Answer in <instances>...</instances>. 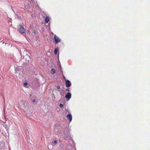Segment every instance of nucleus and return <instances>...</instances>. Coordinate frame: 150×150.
<instances>
[{"instance_id": "1a4fd4ad", "label": "nucleus", "mask_w": 150, "mask_h": 150, "mask_svg": "<svg viewBox=\"0 0 150 150\" xmlns=\"http://www.w3.org/2000/svg\"><path fill=\"white\" fill-rule=\"evenodd\" d=\"M55 73V70L54 69H52V70H51V73L52 74H54Z\"/></svg>"}, {"instance_id": "f8f14e48", "label": "nucleus", "mask_w": 150, "mask_h": 150, "mask_svg": "<svg viewBox=\"0 0 150 150\" xmlns=\"http://www.w3.org/2000/svg\"><path fill=\"white\" fill-rule=\"evenodd\" d=\"M27 85H28V83L27 82H25L24 83H23V85L24 86H27Z\"/></svg>"}, {"instance_id": "2eb2a0df", "label": "nucleus", "mask_w": 150, "mask_h": 150, "mask_svg": "<svg viewBox=\"0 0 150 150\" xmlns=\"http://www.w3.org/2000/svg\"><path fill=\"white\" fill-rule=\"evenodd\" d=\"M66 112H67L68 113V114L70 113L69 112V110L68 109H67L66 110Z\"/></svg>"}, {"instance_id": "412c9836", "label": "nucleus", "mask_w": 150, "mask_h": 150, "mask_svg": "<svg viewBox=\"0 0 150 150\" xmlns=\"http://www.w3.org/2000/svg\"><path fill=\"white\" fill-rule=\"evenodd\" d=\"M35 31H34V33H35Z\"/></svg>"}, {"instance_id": "39448f33", "label": "nucleus", "mask_w": 150, "mask_h": 150, "mask_svg": "<svg viewBox=\"0 0 150 150\" xmlns=\"http://www.w3.org/2000/svg\"><path fill=\"white\" fill-rule=\"evenodd\" d=\"M67 118L69 120L70 122H71L72 120V116L70 113H69L67 115Z\"/></svg>"}, {"instance_id": "dca6fc26", "label": "nucleus", "mask_w": 150, "mask_h": 150, "mask_svg": "<svg viewBox=\"0 0 150 150\" xmlns=\"http://www.w3.org/2000/svg\"><path fill=\"white\" fill-rule=\"evenodd\" d=\"M57 88L58 89H60V87L59 86H57Z\"/></svg>"}, {"instance_id": "4468645a", "label": "nucleus", "mask_w": 150, "mask_h": 150, "mask_svg": "<svg viewBox=\"0 0 150 150\" xmlns=\"http://www.w3.org/2000/svg\"><path fill=\"white\" fill-rule=\"evenodd\" d=\"M66 91H69V88H67V89H66Z\"/></svg>"}, {"instance_id": "9b49d317", "label": "nucleus", "mask_w": 150, "mask_h": 150, "mask_svg": "<svg viewBox=\"0 0 150 150\" xmlns=\"http://www.w3.org/2000/svg\"><path fill=\"white\" fill-rule=\"evenodd\" d=\"M57 141L56 140L54 141L53 142H52L53 145H56L57 144Z\"/></svg>"}, {"instance_id": "6e6552de", "label": "nucleus", "mask_w": 150, "mask_h": 150, "mask_svg": "<svg viewBox=\"0 0 150 150\" xmlns=\"http://www.w3.org/2000/svg\"><path fill=\"white\" fill-rule=\"evenodd\" d=\"M15 73H17V71H20V70L21 69V68L20 69L19 68V66H17V67H15Z\"/></svg>"}, {"instance_id": "423d86ee", "label": "nucleus", "mask_w": 150, "mask_h": 150, "mask_svg": "<svg viewBox=\"0 0 150 150\" xmlns=\"http://www.w3.org/2000/svg\"><path fill=\"white\" fill-rule=\"evenodd\" d=\"M64 135V139L66 140H67L68 139V137L69 136V134L68 132H67V134H65Z\"/></svg>"}, {"instance_id": "6ab92c4d", "label": "nucleus", "mask_w": 150, "mask_h": 150, "mask_svg": "<svg viewBox=\"0 0 150 150\" xmlns=\"http://www.w3.org/2000/svg\"><path fill=\"white\" fill-rule=\"evenodd\" d=\"M60 146L61 147H63V145L61 144V145Z\"/></svg>"}, {"instance_id": "20e7f679", "label": "nucleus", "mask_w": 150, "mask_h": 150, "mask_svg": "<svg viewBox=\"0 0 150 150\" xmlns=\"http://www.w3.org/2000/svg\"><path fill=\"white\" fill-rule=\"evenodd\" d=\"M71 94L70 93H68L65 96V97L67 99V100H69L71 97Z\"/></svg>"}, {"instance_id": "aec40b11", "label": "nucleus", "mask_w": 150, "mask_h": 150, "mask_svg": "<svg viewBox=\"0 0 150 150\" xmlns=\"http://www.w3.org/2000/svg\"><path fill=\"white\" fill-rule=\"evenodd\" d=\"M64 79H65V80H66V79L65 78V77L64 76Z\"/></svg>"}, {"instance_id": "a211bd4d", "label": "nucleus", "mask_w": 150, "mask_h": 150, "mask_svg": "<svg viewBox=\"0 0 150 150\" xmlns=\"http://www.w3.org/2000/svg\"><path fill=\"white\" fill-rule=\"evenodd\" d=\"M25 104H26V105H27L28 104V102H26L25 103Z\"/></svg>"}, {"instance_id": "0eeeda50", "label": "nucleus", "mask_w": 150, "mask_h": 150, "mask_svg": "<svg viewBox=\"0 0 150 150\" xmlns=\"http://www.w3.org/2000/svg\"><path fill=\"white\" fill-rule=\"evenodd\" d=\"M49 18L50 17L49 16L46 17L45 19V23H47L49 22Z\"/></svg>"}, {"instance_id": "f03ea898", "label": "nucleus", "mask_w": 150, "mask_h": 150, "mask_svg": "<svg viewBox=\"0 0 150 150\" xmlns=\"http://www.w3.org/2000/svg\"><path fill=\"white\" fill-rule=\"evenodd\" d=\"M19 31L21 34H23L25 33V29L22 26H20L19 28Z\"/></svg>"}, {"instance_id": "ddd939ff", "label": "nucleus", "mask_w": 150, "mask_h": 150, "mask_svg": "<svg viewBox=\"0 0 150 150\" xmlns=\"http://www.w3.org/2000/svg\"><path fill=\"white\" fill-rule=\"evenodd\" d=\"M59 106L60 107L62 108L63 106V105L61 103L59 105Z\"/></svg>"}, {"instance_id": "f257e3e1", "label": "nucleus", "mask_w": 150, "mask_h": 150, "mask_svg": "<svg viewBox=\"0 0 150 150\" xmlns=\"http://www.w3.org/2000/svg\"><path fill=\"white\" fill-rule=\"evenodd\" d=\"M54 40L55 41V44H57L61 41V40L59 38V37H57L56 35L54 36Z\"/></svg>"}, {"instance_id": "9d476101", "label": "nucleus", "mask_w": 150, "mask_h": 150, "mask_svg": "<svg viewBox=\"0 0 150 150\" xmlns=\"http://www.w3.org/2000/svg\"><path fill=\"white\" fill-rule=\"evenodd\" d=\"M58 50V48H55L54 50V53L55 54H57Z\"/></svg>"}, {"instance_id": "7ed1b4c3", "label": "nucleus", "mask_w": 150, "mask_h": 150, "mask_svg": "<svg viewBox=\"0 0 150 150\" xmlns=\"http://www.w3.org/2000/svg\"><path fill=\"white\" fill-rule=\"evenodd\" d=\"M65 83L66 86L67 87H70L71 84L70 81L68 80H66L65 81Z\"/></svg>"}, {"instance_id": "4be33fe9", "label": "nucleus", "mask_w": 150, "mask_h": 150, "mask_svg": "<svg viewBox=\"0 0 150 150\" xmlns=\"http://www.w3.org/2000/svg\"><path fill=\"white\" fill-rule=\"evenodd\" d=\"M31 1H32V0H30Z\"/></svg>"}, {"instance_id": "f3484780", "label": "nucleus", "mask_w": 150, "mask_h": 150, "mask_svg": "<svg viewBox=\"0 0 150 150\" xmlns=\"http://www.w3.org/2000/svg\"><path fill=\"white\" fill-rule=\"evenodd\" d=\"M35 101H36V100H35V99H34L33 100V103L35 102Z\"/></svg>"}]
</instances>
